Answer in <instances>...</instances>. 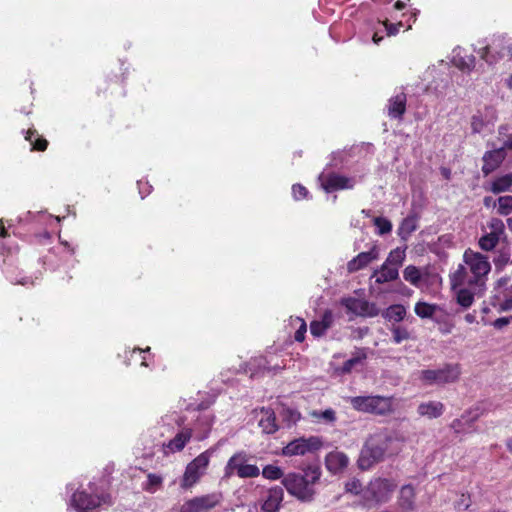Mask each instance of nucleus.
<instances>
[{
    "label": "nucleus",
    "mask_w": 512,
    "mask_h": 512,
    "mask_svg": "<svg viewBox=\"0 0 512 512\" xmlns=\"http://www.w3.org/2000/svg\"><path fill=\"white\" fill-rule=\"evenodd\" d=\"M402 441L394 434L381 430L372 434L365 442L358 458V467L368 470L386 458L399 454Z\"/></svg>",
    "instance_id": "nucleus-1"
},
{
    "label": "nucleus",
    "mask_w": 512,
    "mask_h": 512,
    "mask_svg": "<svg viewBox=\"0 0 512 512\" xmlns=\"http://www.w3.org/2000/svg\"><path fill=\"white\" fill-rule=\"evenodd\" d=\"M464 264L458 265L457 269L449 276L453 285L469 284L477 290H485L488 274L491 271V264L487 256L467 249L463 255Z\"/></svg>",
    "instance_id": "nucleus-2"
},
{
    "label": "nucleus",
    "mask_w": 512,
    "mask_h": 512,
    "mask_svg": "<svg viewBox=\"0 0 512 512\" xmlns=\"http://www.w3.org/2000/svg\"><path fill=\"white\" fill-rule=\"evenodd\" d=\"M320 471L310 468L305 475L288 473L282 479V484L287 492L301 501H311L315 494L313 485L320 479Z\"/></svg>",
    "instance_id": "nucleus-3"
},
{
    "label": "nucleus",
    "mask_w": 512,
    "mask_h": 512,
    "mask_svg": "<svg viewBox=\"0 0 512 512\" xmlns=\"http://www.w3.org/2000/svg\"><path fill=\"white\" fill-rule=\"evenodd\" d=\"M396 484L386 478H375L363 490V506L374 507L387 502L394 492Z\"/></svg>",
    "instance_id": "nucleus-4"
},
{
    "label": "nucleus",
    "mask_w": 512,
    "mask_h": 512,
    "mask_svg": "<svg viewBox=\"0 0 512 512\" xmlns=\"http://www.w3.org/2000/svg\"><path fill=\"white\" fill-rule=\"evenodd\" d=\"M462 373L458 363L445 364L437 369H427L420 373V379L427 385H445L455 383Z\"/></svg>",
    "instance_id": "nucleus-5"
},
{
    "label": "nucleus",
    "mask_w": 512,
    "mask_h": 512,
    "mask_svg": "<svg viewBox=\"0 0 512 512\" xmlns=\"http://www.w3.org/2000/svg\"><path fill=\"white\" fill-rule=\"evenodd\" d=\"M354 409L366 413L387 415L393 411V397L357 396L350 399Z\"/></svg>",
    "instance_id": "nucleus-6"
},
{
    "label": "nucleus",
    "mask_w": 512,
    "mask_h": 512,
    "mask_svg": "<svg viewBox=\"0 0 512 512\" xmlns=\"http://www.w3.org/2000/svg\"><path fill=\"white\" fill-rule=\"evenodd\" d=\"M403 278L411 285L419 289H430L438 287L441 284V277L435 271L429 268H418L414 265H408L403 270Z\"/></svg>",
    "instance_id": "nucleus-7"
},
{
    "label": "nucleus",
    "mask_w": 512,
    "mask_h": 512,
    "mask_svg": "<svg viewBox=\"0 0 512 512\" xmlns=\"http://www.w3.org/2000/svg\"><path fill=\"white\" fill-rule=\"evenodd\" d=\"M234 475L240 478H255L260 475V469L254 464L247 463L244 452H238L229 458L224 468L225 478H231Z\"/></svg>",
    "instance_id": "nucleus-8"
},
{
    "label": "nucleus",
    "mask_w": 512,
    "mask_h": 512,
    "mask_svg": "<svg viewBox=\"0 0 512 512\" xmlns=\"http://www.w3.org/2000/svg\"><path fill=\"white\" fill-rule=\"evenodd\" d=\"M210 462V454L208 451L199 454L193 459L185 469L183 477L181 479V487L183 489H190L199 482L201 477L205 474V471Z\"/></svg>",
    "instance_id": "nucleus-9"
},
{
    "label": "nucleus",
    "mask_w": 512,
    "mask_h": 512,
    "mask_svg": "<svg viewBox=\"0 0 512 512\" xmlns=\"http://www.w3.org/2000/svg\"><path fill=\"white\" fill-rule=\"evenodd\" d=\"M322 446L323 441L318 436L300 437L283 447L281 454L286 457L305 456L318 451Z\"/></svg>",
    "instance_id": "nucleus-10"
},
{
    "label": "nucleus",
    "mask_w": 512,
    "mask_h": 512,
    "mask_svg": "<svg viewBox=\"0 0 512 512\" xmlns=\"http://www.w3.org/2000/svg\"><path fill=\"white\" fill-rule=\"evenodd\" d=\"M223 500L221 492H212L209 494L190 498L183 502L179 512H209L218 506Z\"/></svg>",
    "instance_id": "nucleus-11"
},
{
    "label": "nucleus",
    "mask_w": 512,
    "mask_h": 512,
    "mask_svg": "<svg viewBox=\"0 0 512 512\" xmlns=\"http://www.w3.org/2000/svg\"><path fill=\"white\" fill-rule=\"evenodd\" d=\"M340 304L351 316L375 317L379 314L377 305L364 298L345 297L340 300Z\"/></svg>",
    "instance_id": "nucleus-12"
},
{
    "label": "nucleus",
    "mask_w": 512,
    "mask_h": 512,
    "mask_svg": "<svg viewBox=\"0 0 512 512\" xmlns=\"http://www.w3.org/2000/svg\"><path fill=\"white\" fill-rule=\"evenodd\" d=\"M362 180V177H347L336 173H322L319 181L326 192H332L343 189H353L354 186Z\"/></svg>",
    "instance_id": "nucleus-13"
},
{
    "label": "nucleus",
    "mask_w": 512,
    "mask_h": 512,
    "mask_svg": "<svg viewBox=\"0 0 512 512\" xmlns=\"http://www.w3.org/2000/svg\"><path fill=\"white\" fill-rule=\"evenodd\" d=\"M106 497L98 495H88L84 491H77L72 495L70 505L78 512H88L95 509L102 503H107Z\"/></svg>",
    "instance_id": "nucleus-14"
},
{
    "label": "nucleus",
    "mask_w": 512,
    "mask_h": 512,
    "mask_svg": "<svg viewBox=\"0 0 512 512\" xmlns=\"http://www.w3.org/2000/svg\"><path fill=\"white\" fill-rule=\"evenodd\" d=\"M495 300L500 311L512 310V285H509V278H500L495 285Z\"/></svg>",
    "instance_id": "nucleus-15"
},
{
    "label": "nucleus",
    "mask_w": 512,
    "mask_h": 512,
    "mask_svg": "<svg viewBox=\"0 0 512 512\" xmlns=\"http://www.w3.org/2000/svg\"><path fill=\"white\" fill-rule=\"evenodd\" d=\"M496 121L495 111L491 107H485L477 111L471 118V129L473 133H483L490 129Z\"/></svg>",
    "instance_id": "nucleus-16"
},
{
    "label": "nucleus",
    "mask_w": 512,
    "mask_h": 512,
    "mask_svg": "<svg viewBox=\"0 0 512 512\" xmlns=\"http://www.w3.org/2000/svg\"><path fill=\"white\" fill-rule=\"evenodd\" d=\"M380 255L379 247L374 244L367 252H361L347 263V270L350 273L367 267L371 262L377 260Z\"/></svg>",
    "instance_id": "nucleus-17"
},
{
    "label": "nucleus",
    "mask_w": 512,
    "mask_h": 512,
    "mask_svg": "<svg viewBox=\"0 0 512 512\" xmlns=\"http://www.w3.org/2000/svg\"><path fill=\"white\" fill-rule=\"evenodd\" d=\"M505 157L506 153L502 147H498L493 150L487 151L483 155V174L487 176L493 171H495L501 165Z\"/></svg>",
    "instance_id": "nucleus-18"
},
{
    "label": "nucleus",
    "mask_w": 512,
    "mask_h": 512,
    "mask_svg": "<svg viewBox=\"0 0 512 512\" xmlns=\"http://www.w3.org/2000/svg\"><path fill=\"white\" fill-rule=\"evenodd\" d=\"M451 289L456 293L457 302L465 308H468L472 305L474 301V296L477 294H482L484 290H477L469 284H461V285H453L450 282Z\"/></svg>",
    "instance_id": "nucleus-19"
},
{
    "label": "nucleus",
    "mask_w": 512,
    "mask_h": 512,
    "mask_svg": "<svg viewBox=\"0 0 512 512\" xmlns=\"http://www.w3.org/2000/svg\"><path fill=\"white\" fill-rule=\"evenodd\" d=\"M349 464V458L341 451H332L325 457V466L333 474L342 472Z\"/></svg>",
    "instance_id": "nucleus-20"
},
{
    "label": "nucleus",
    "mask_w": 512,
    "mask_h": 512,
    "mask_svg": "<svg viewBox=\"0 0 512 512\" xmlns=\"http://www.w3.org/2000/svg\"><path fill=\"white\" fill-rule=\"evenodd\" d=\"M283 489L280 487H273L267 491V494L262 503L261 509L263 512H278L280 505L283 501Z\"/></svg>",
    "instance_id": "nucleus-21"
},
{
    "label": "nucleus",
    "mask_w": 512,
    "mask_h": 512,
    "mask_svg": "<svg viewBox=\"0 0 512 512\" xmlns=\"http://www.w3.org/2000/svg\"><path fill=\"white\" fill-rule=\"evenodd\" d=\"M192 436V428L181 427L175 437L165 445V449L171 453L179 452L186 446Z\"/></svg>",
    "instance_id": "nucleus-22"
},
{
    "label": "nucleus",
    "mask_w": 512,
    "mask_h": 512,
    "mask_svg": "<svg viewBox=\"0 0 512 512\" xmlns=\"http://www.w3.org/2000/svg\"><path fill=\"white\" fill-rule=\"evenodd\" d=\"M398 507L400 512H413L416 510L415 490L411 485H405L400 489Z\"/></svg>",
    "instance_id": "nucleus-23"
},
{
    "label": "nucleus",
    "mask_w": 512,
    "mask_h": 512,
    "mask_svg": "<svg viewBox=\"0 0 512 512\" xmlns=\"http://www.w3.org/2000/svg\"><path fill=\"white\" fill-rule=\"evenodd\" d=\"M444 412V405L440 401H427L419 404L417 413L421 417L434 419L440 417Z\"/></svg>",
    "instance_id": "nucleus-24"
},
{
    "label": "nucleus",
    "mask_w": 512,
    "mask_h": 512,
    "mask_svg": "<svg viewBox=\"0 0 512 512\" xmlns=\"http://www.w3.org/2000/svg\"><path fill=\"white\" fill-rule=\"evenodd\" d=\"M485 189L494 194L511 191L512 190V173H506L504 175L494 178L492 181H490L487 184V186H485Z\"/></svg>",
    "instance_id": "nucleus-25"
},
{
    "label": "nucleus",
    "mask_w": 512,
    "mask_h": 512,
    "mask_svg": "<svg viewBox=\"0 0 512 512\" xmlns=\"http://www.w3.org/2000/svg\"><path fill=\"white\" fill-rule=\"evenodd\" d=\"M333 314L327 310L324 312L320 320H314L310 324V332L315 337H321L331 327L333 323Z\"/></svg>",
    "instance_id": "nucleus-26"
},
{
    "label": "nucleus",
    "mask_w": 512,
    "mask_h": 512,
    "mask_svg": "<svg viewBox=\"0 0 512 512\" xmlns=\"http://www.w3.org/2000/svg\"><path fill=\"white\" fill-rule=\"evenodd\" d=\"M398 276V269L395 266L387 265L386 263H383L372 275V277L375 278V282L378 284L396 280Z\"/></svg>",
    "instance_id": "nucleus-27"
},
{
    "label": "nucleus",
    "mask_w": 512,
    "mask_h": 512,
    "mask_svg": "<svg viewBox=\"0 0 512 512\" xmlns=\"http://www.w3.org/2000/svg\"><path fill=\"white\" fill-rule=\"evenodd\" d=\"M406 110V95L398 93L391 97L388 103V115L392 118H401Z\"/></svg>",
    "instance_id": "nucleus-28"
},
{
    "label": "nucleus",
    "mask_w": 512,
    "mask_h": 512,
    "mask_svg": "<svg viewBox=\"0 0 512 512\" xmlns=\"http://www.w3.org/2000/svg\"><path fill=\"white\" fill-rule=\"evenodd\" d=\"M258 416L259 426L264 433L272 434L277 431L278 426L276 424V418L273 411L270 409H261Z\"/></svg>",
    "instance_id": "nucleus-29"
},
{
    "label": "nucleus",
    "mask_w": 512,
    "mask_h": 512,
    "mask_svg": "<svg viewBox=\"0 0 512 512\" xmlns=\"http://www.w3.org/2000/svg\"><path fill=\"white\" fill-rule=\"evenodd\" d=\"M463 50L457 48L453 51L452 63L463 71H470L475 66V58L472 55L462 54Z\"/></svg>",
    "instance_id": "nucleus-30"
},
{
    "label": "nucleus",
    "mask_w": 512,
    "mask_h": 512,
    "mask_svg": "<svg viewBox=\"0 0 512 512\" xmlns=\"http://www.w3.org/2000/svg\"><path fill=\"white\" fill-rule=\"evenodd\" d=\"M213 422L214 416L210 412L202 414L197 420L200 428H195V437L199 440L204 439L209 434Z\"/></svg>",
    "instance_id": "nucleus-31"
},
{
    "label": "nucleus",
    "mask_w": 512,
    "mask_h": 512,
    "mask_svg": "<svg viewBox=\"0 0 512 512\" xmlns=\"http://www.w3.org/2000/svg\"><path fill=\"white\" fill-rule=\"evenodd\" d=\"M406 315V308L403 305L395 304L389 306L383 313V317L389 321L400 322Z\"/></svg>",
    "instance_id": "nucleus-32"
},
{
    "label": "nucleus",
    "mask_w": 512,
    "mask_h": 512,
    "mask_svg": "<svg viewBox=\"0 0 512 512\" xmlns=\"http://www.w3.org/2000/svg\"><path fill=\"white\" fill-rule=\"evenodd\" d=\"M163 484V477L156 473H149L147 475L146 481L142 484L143 490H145L148 493H155L157 492Z\"/></svg>",
    "instance_id": "nucleus-33"
},
{
    "label": "nucleus",
    "mask_w": 512,
    "mask_h": 512,
    "mask_svg": "<svg viewBox=\"0 0 512 512\" xmlns=\"http://www.w3.org/2000/svg\"><path fill=\"white\" fill-rule=\"evenodd\" d=\"M366 357L365 350H357L354 355L343 364L341 371L343 373L351 372L356 366L363 364Z\"/></svg>",
    "instance_id": "nucleus-34"
},
{
    "label": "nucleus",
    "mask_w": 512,
    "mask_h": 512,
    "mask_svg": "<svg viewBox=\"0 0 512 512\" xmlns=\"http://www.w3.org/2000/svg\"><path fill=\"white\" fill-rule=\"evenodd\" d=\"M417 228V219L414 216L406 217L400 224L398 234L401 238L406 239Z\"/></svg>",
    "instance_id": "nucleus-35"
},
{
    "label": "nucleus",
    "mask_w": 512,
    "mask_h": 512,
    "mask_svg": "<svg viewBox=\"0 0 512 512\" xmlns=\"http://www.w3.org/2000/svg\"><path fill=\"white\" fill-rule=\"evenodd\" d=\"M310 416L315 420L317 423H334L336 421V413L333 409L329 408L324 411H317L314 410L310 413Z\"/></svg>",
    "instance_id": "nucleus-36"
},
{
    "label": "nucleus",
    "mask_w": 512,
    "mask_h": 512,
    "mask_svg": "<svg viewBox=\"0 0 512 512\" xmlns=\"http://www.w3.org/2000/svg\"><path fill=\"white\" fill-rule=\"evenodd\" d=\"M438 306L426 302H417L415 305V313L421 318H431L437 311Z\"/></svg>",
    "instance_id": "nucleus-37"
},
{
    "label": "nucleus",
    "mask_w": 512,
    "mask_h": 512,
    "mask_svg": "<svg viewBox=\"0 0 512 512\" xmlns=\"http://www.w3.org/2000/svg\"><path fill=\"white\" fill-rule=\"evenodd\" d=\"M498 140L504 150H512V129L506 125L500 126L498 130Z\"/></svg>",
    "instance_id": "nucleus-38"
},
{
    "label": "nucleus",
    "mask_w": 512,
    "mask_h": 512,
    "mask_svg": "<svg viewBox=\"0 0 512 512\" xmlns=\"http://www.w3.org/2000/svg\"><path fill=\"white\" fill-rule=\"evenodd\" d=\"M290 325L296 328L295 340L298 342H302L305 338V333L307 331V325L305 321L300 317H291Z\"/></svg>",
    "instance_id": "nucleus-39"
},
{
    "label": "nucleus",
    "mask_w": 512,
    "mask_h": 512,
    "mask_svg": "<svg viewBox=\"0 0 512 512\" xmlns=\"http://www.w3.org/2000/svg\"><path fill=\"white\" fill-rule=\"evenodd\" d=\"M405 259V252L399 248L392 250L385 262L387 265L395 266L397 269L402 265Z\"/></svg>",
    "instance_id": "nucleus-40"
},
{
    "label": "nucleus",
    "mask_w": 512,
    "mask_h": 512,
    "mask_svg": "<svg viewBox=\"0 0 512 512\" xmlns=\"http://www.w3.org/2000/svg\"><path fill=\"white\" fill-rule=\"evenodd\" d=\"M25 138L31 143L32 149L34 150L44 151L47 148V141L45 139L38 138V135L34 130H28Z\"/></svg>",
    "instance_id": "nucleus-41"
},
{
    "label": "nucleus",
    "mask_w": 512,
    "mask_h": 512,
    "mask_svg": "<svg viewBox=\"0 0 512 512\" xmlns=\"http://www.w3.org/2000/svg\"><path fill=\"white\" fill-rule=\"evenodd\" d=\"M261 473L268 480H279L285 476L283 470L275 465H266Z\"/></svg>",
    "instance_id": "nucleus-42"
},
{
    "label": "nucleus",
    "mask_w": 512,
    "mask_h": 512,
    "mask_svg": "<svg viewBox=\"0 0 512 512\" xmlns=\"http://www.w3.org/2000/svg\"><path fill=\"white\" fill-rule=\"evenodd\" d=\"M499 239V237L488 232L479 239V246L484 251H491L496 247Z\"/></svg>",
    "instance_id": "nucleus-43"
},
{
    "label": "nucleus",
    "mask_w": 512,
    "mask_h": 512,
    "mask_svg": "<svg viewBox=\"0 0 512 512\" xmlns=\"http://www.w3.org/2000/svg\"><path fill=\"white\" fill-rule=\"evenodd\" d=\"M497 212L501 215H508L512 212V196H501L497 200Z\"/></svg>",
    "instance_id": "nucleus-44"
},
{
    "label": "nucleus",
    "mask_w": 512,
    "mask_h": 512,
    "mask_svg": "<svg viewBox=\"0 0 512 512\" xmlns=\"http://www.w3.org/2000/svg\"><path fill=\"white\" fill-rule=\"evenodd\" d=\"M373 223L377 228V234L378 235H385L391 232L392 230V223L390 220L384 217H375L373 219Z\"/></svg>",
    "instance_id": "nucleus-45"
},
{
    "label": "nucleus",
    "mask_w": 512,
    "mask_h": 512,
    "mask_svg": "<svg viewBox=\"0 0 512 512\" xmlns=\"http://www.w3.org/2000/svg\"><path fill=\"white\" fill-rule=\"evenodd\" d=\"M489 233L497 236H500L504 233V223L501 219L492 218L488 223Z\"/></svg>",
    "instance_id": "nucleus-46"
},
{
    "label": "nucleus",
    "mask_w": 512,
    "mask_h": 512,
    "mask_svg": "<svg viewBox=\"0 0 512 512\" xmlns=\"http://www.w3.org/2000/svg\"><path fill=\"white\" fill-rule=\"evenodd\" d=\"M345 490L348 493L354 495H361V501L363 502V490L359 480L353 479L346 483Z\"/></svg>",
    "instance_id": "nucleus-47"
},
{
    "label": "nucleus",
    "mask_w": 512,
    "mask_h": 512,
    "mask_svg": "<svg viewBox=\"0 0 512 512\" xmlns=\"http://www.w3.org/2000/svg\"><path fill=\"white\" fill-rule=\"evenodd\" d=\"M471 505V498L469 494H460L458 500L455 501L454 506L457 510H466Z\"/></svg>",
    "instance_id": "nucleus-48"
},
{
    "label": "nucleus",
    "mask_w": 512,
    "mask_h": 512,
    "mask_svg": "<svg viewBox=\"0 0 512 512\" xmlns=\"http://www.w3.org/2000/svg\"><path fill=\"white\" fill-rule=\"evenodd\" d=\"M292 194L295 200H300L307 197L308 191L304 186L295 184L292 186Z\"/></svg>",
    "instance_id": "nucleus-49"
},
{
    "label": "nucleus",
    "mask_w": 512,
    "mask_h": 512,
    "mask_svg": "<svg viewBox=\"0 0 512 512\" xmlns=\"http://www.w3.org/2000/svg\"><path fill=\"white\" fill-rule=\"evenodd\" d=\"M284 417L289 424H295L300 419V413L296 410L284 409Z\"/></svg>",
    "instance_id": "nucleus-50"
},
{
    "label": "nucleus",
    "mask_w": 512,
    "mask_h": 512,
    "mask_svg": "<svg viewBox=\"0 0 512 512\" xmlns=\"http://www.w3.org/2000/svg\"><path fill=\"white\" fill-rule=\"evenodd\" d=\"M408 337H409V334L405 329H402L399 327L393 329V340L395 343L399 344L403 340L408 339Z\"/></svg>",
    "instance_id": "nucleus-51"
},
{
    "label": "nucleus",
    "mask_w": 512,
    "mask_h": 512,
    "mask_svg": "<svg viewBox=\"0 0 512 512\" xmlns=\"http://www.w3.org/2000/svg\"><path fill=\"white\" fill-rule=\"evenodd\" d=\"M385 29L387 31L388 36H394L399 32L400 27L403 26L402 22H398L397 24H391L387 20L383 22Z\"/></svg>",
    "instance_id": "nucleus-52"
},
{
    "label": "nucleus",
    "mask_w": 512,
    "mask_h": 512,
    "mask_svg": "<svg viewBox=\"0 0 512 512\" xmlns=\"http://www.w3.org/2000/svg\"><path fill=\"white\" fill-rule=\"evenodd\" d=\"M258 366H259V368H261L263 370H268V371H277L279 369L284 368V366H280L278 364H275L274 366H270V365H268L267 360L263 359V358H259Z\"/></svg>",
    "instance_id": "nucleus-53"
},
{
    "label": "nucleus",
    "mask_w": 512,
    "mask_h": 512,
    "mask_svg": "<svg viewBox=\"0 0 512 512\" xmlns=\"http://www.w3.org/2000/svg\"><path fill=\"white\" fill-rule=\"evenodd\" d=\"M138 186L142 198L148 195L151 191V186L148 183H142L141 181H139Z\"/></svg>",
    "instance_id": "nucleus-54"
},
{
    "label": "nucleus",
    "mask_w": 512,
    "mask_h": 512,
    "mask_svg": "<svg viewBox=\"0 0 512 512\" xmlns=\"http://www.w3.org/2000/svg\"><path fill=\"white\" fill-rule=\"evenodd\" d=\"M492 51V47L491 46H487L485 48H483L480 52L481 54V57L484 58L487 62L489 63H492L493 62V59L490 58L489 54L491 53Z\"/></svg>",
    "instance_id": "nucleus-55"
},
{
    "label": "nucleus",
    "mask_w": 512,
    "mask_h": 512,
    "mask_svg": "<svg viewBox=\"0 0 512 512\" xmlns=\"http://www.w3.org/2000/svg\"><path fill=\"white\" fill-rule=\"evenodd\" d=\"M507 324H509V318H506V317L498 318L493 323L494 327L498 328V329L503 328Z\"/></svg>",
    "instance_id": "nucleus-56"
},
{
    "label": "nucleus",
    "mask_w": 512,
    "mask_h": 512,
    "mask_svg": "<svg viewBox=\"0 0 512 512\" xmlns=\"http://www.w3.org/2000/svg\"><path fill=\"white\" fill-rule=\"evenodd\" d=\"M170 419H173V420L176 422L177 426H178V427H181L182 422H181L180 418L176 417L175 415H170V416H168V415H167V416L163 417V418H162V422H163L164 424H169V423H170V422H169V421H170Z\"/></svg>",
    "instance_id": "nucleus-57"
},
{
    "label": "nucleus",
    "mask_w": 512,
    "mask_h": 512,
    "mask_svg": "<svg viewBox=\"0 0 512 512\" xmlns=\"http://www.w3.org/2000/svg\"><path fill=\"white\" fill-rule=\"evenodd\" d=\"M485 207H496L497 201H495L492 197L487 196L483 200Z\"/></svg>",
    "instance_id": "nucleus-58"
},
{
    "label": "nucleus",
    "mask_w": 512,
    "mask_h": 512,
    "mask_svg": "<svg viewBox=\"0 0 512 512\" xmlns=\"http://www.w3.org/2000/svg\"><path fill=\"white\" fill-rule=\"evenodd\" d=\"M460 424H461V420L460 419H456L452 422L451 424V427L457 432L459 433L461 430H460Z\"/></svg>",
    "instance_id": "nucleus-59"
},
{
    "label": "nucleus",
    "mask_w": 512,
    "mask_h": 512,
    "mask_svg": "<svg viewBox=\"0 0 512 512\" xmlns=\"http://www.w3.org/2000/svg\"><path fill=\"white\" fill-rule=\"evenodd\" d=\"M465 321H466L467 323H473V322L475 321V315L470 314V313H469V314H466V316H465Z\"/></svg>",
    "instance_id": "nucleus-60"
},
{
    "label": "nucleus",
    "mask_w": 512,
    "mask_h": 512,
    "mask_svg": "<svg viewBox=\"0 0 512 512\" xmlns=\"http://www.w3.org/2000/svg\"><path fill=\"white\" fill-rule=\"evenodd\" d=\"M507 261H508L507 257H500L498 260H495V264H496V266H498L499 264H504Z\"/></svg>",
    "instance_id": "nucleus-61"
},
{
    "label": "nucleus",
    "mask_w": 512,
    "mask_h": 512,
    "mask_svg": "<svg viewBox=\"0 0 512 512\" xmlns=\"http://www.w3.org/2000/svg\"><path fill=\"white\" fill-rule=\"evenodd\" d=\"M395 9L402 10L405 7V4L402 1H397L394 5Z\"/></svg>",
    "instance_id": "nucleus-62"
},
{
    "label": "nucleus",
    "mask_w": 512,
    "mask_h": 512,
    "mask_svg": "<svg viewBox=\"0 0 512 512\" xmlns=\"http://www.w3.org/2000/svg\"><path fill=\"white\" fill-rule=\"evenodd\" d=\"M372 39L375 44H378L382 40V37L378 36V33H374Z\"/></svg>",
    "instance_id": "nucleus-63"
},
{
    "label": "nucleus",
    "mask_w": 512,
    "mask_h": 512,
    "mask_svg": "<svg viewBox=\"0 0 512 512\" xmlns=\"http://www.w3.org/2000/svg\"><path fill=\"white\" fill-rule=\"evenodd\" d=\"M506 446L508 451L512 454V437L507 440Z\"/></svg>",
    "instance_id": "nucleus-64"
}]
</instances>
